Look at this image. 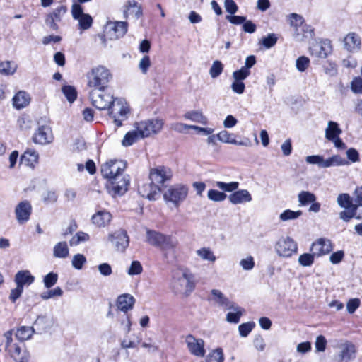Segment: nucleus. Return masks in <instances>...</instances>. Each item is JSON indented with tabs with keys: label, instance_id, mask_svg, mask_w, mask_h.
Listing matches in <instances>:
<instances>
[{
	"label": "nucleus",
	"instance_id": "nucleus-1",
	"mask_svg": "<svg viewBox=\"0 0 362 362\" xmlns=\"http://www.w3.org/2000/svg\"><path fill=\"white\" fill-rule=\"evenodd\" d=\"M127 163L122 160L110 159L100 167L102 176L107 180V189L112 196H121L128 189L129 178L124 174Z\"/></svg>",
	"mask_w": 362,
	"mask_h": 362
},
{
	"label": "nucleus",
	"instance_id": "nucleus-2",
	"mask_svg": "<svg viewBox=\"0 0 362 362\" xmlns=\"http://www.w3.org/2000/svg\"><path fill=\"white\" fill-rule=\"evenodd\" d=\"M170 287L175 293H191L194 288V276L185 268L173 271Z\"/></svg>",
	"mask_w": 362,
	"mask_h": 362
},
{
	"label": "nucleus",
	"instance_id": "nucleus-3",
	"mask_svg": "<svg viewBox=\"0 0 362 362\" xmlns=\"http://www.w3.org/2000/svg\"><path fill=\"white\" fill-rule=\"evenodd\" d=\"M111 78L110 71L105 66L94 67L87 74L88 86L90 90L105 89Z\"/></svg>",
	"mask_w": 362,
	"mask_h": 362
},
{
	"label": "nucleus",
	"instance_id": "nucleus-4",
	"mask_svg": "<svg viewBox=\"0 0 362 362\" xmlns=\"http://www.w3.org/2000/svg\"><path fill=\"white\" fill-rule=\"evenodd\" d=\"M164 121L160 118L148 119L136 122L133 127L140 131L144 138L158 134L162 130Z\"/></svg>",
	"mask_w": 362,
	"mask_h": 362
},
{
	"label": "nucleus",
	"instance_id": "nucleus-5",
	"mask_svg": "<svg viewBox=\"0 0 362 362\" xmlns=\"http://www.w3.org/2000/svg\"><path fill=\"white\" fill-rule=\"evenodd\" d=\"M109 115L114 119L117 127L122 126V120L127 117L129 112V106L123 98H116L113 99L111 105L107 109Z\"/></svg>",
	"mask_w": 362,
	"mask_h": 362
},
{
	"label": "nucleus",
	"instance_id": "nucleus-6",
	"mask_svg": "<svg viewBox=\"0 0 362 362\" xmlns=\"http://www.w3.org/2000/svg\"><path fill=\"white\" fill-rule=\"evenodd\" d=\"M89 98L91 104L100 110H107L115 98L112 95L105 91V89H93L89 91Z\"/></svg>",
	"mask_w": 362,
	"mask_h": 362
},
{
	"label": "nucleus",
	"instance_id": "nucleus-7",
	"mask_svg": "<svg viewBox=\"0 0 362 362\" xmlns=\"http://www.w3.org/2000/svg\"><path fill=\"white\" fill-rule=\"evenodd\" d=\"M337 348L339 351L334 356L335 362H351L355 359L357 350L352 342L342 340L337 345Z\"/></svg>",
	"mask_w": 362,
	"mask_h": 362
},
{
	"label": "nucleus",
	"instance_id": "nucleus-8",
	"mask_svg": "<svg viewBox=\"0 0 362 362\" xmlns=\"http://www.w3.org/2000/svg\"><path fill=\"white\" fill-rule=\"evenodd\" d=\"M275 251L278 255L283 257H290L297 252L296 243L290 237H281L275 244Z\"/></svg>",
	"mask_w": 362,
	"mask_h": 362
},
{
	"label": "nucleus",
	"instance_id": "nucleus-9",
	"mask_svg": "<svg viewBox=\"0 0 362 362\" xmlns=\"http://www.w3.org/2000/svg\"><path fill=\"white\" fill-rule=\"evenodd\" d=\"M107 239L117 252H124L129 244V238L127 233L122 228L109 233Z\"/></svg>",
	"mask_w": 362,
	"mask_h": 362
},
{
	"label": "nucleus",
	"instance_id": "nucleus-10",
	"mask_svg": "<svg viewBox=\"0 0 362 362\" xmlns=\"http://www.w3.org/2000/svg\"><path fill=\"white\" fill-rule=\"evenodd\" d=\"M173 172L170 168L165 166H158L150 170L149 179L157 187L161 189L165 182L170 180Z\"/></svg>",
	"mask_w": 362,
	"mask_h": 362
},
{
	"label": "nucleus",
	"instance_id": "nucleus-11",
	"mask_svg": "<svg viewBox=\"0 0 362 362\" xmlns=\"http://www.w3.org/2000/svg\"><path fill=\"white\" fill-rule=\"evenodd\" d=\"M187 193L188 188L185 185H175L168 189L164 193L163 197L165 200L177 204L185 199Z\"/></svg>",
	"mask_w": 362,
	"mask_h": 362
},
{
	"label": "nucleus",
	"instance_id": "nucleus-12",
	"mask_svg": "<svg viewBox=\"0 0 362 362\" xmlns=\"http://www.w3.org/2000/svg\"><path fill=\"white\" fill-rule=\"evenodd\" d=\"M71 14L75 20L78 22V28L82 31L88 30L93 24L92 17L83 13L82 7L77 4H74L71 6Z\"/></svg>",
	"mask_w": 362,
	"mask_h": 362
},
{
	"label": "nucleus",
	"instance_id": "nucleus-13",
	"mask_svg": "<svg viewBox=\"0 0 362 362\" xmlns=\"http://www.w3.org/2000/svg\"><path fill=\"white\" fill-rule=\"evenodd\" d=\"M127 31V23L124 21L107 23L105 28V37L115 40L122 37Z\"/></svg>",
	"mask_w": 362,
	"mask_h": 362
},
{
	"label": "nucleus",
	"instance_id": "nucleus-14",
	"mask_svg": "<svg viewBox=\"0 0 362 362\" xmlns=\"http://www.w3.org/2000/svg\"><path fill=\"white\" fill-rule=\"evenodd\" d=\"M185 343L189 353L197 357H203L206 351L204 349V341L200 338H196L192 334L185 337Z\"/></svg>",
	"mask_w": 362,
	"mask_h": 362
},
{
	"label": "nucleus",
	"instance_id": "nucleus-15",
	"mask_svg": "<svg viewBox=\"0 0 362 362\" xmlns=\"http://www.w3.org/2000/svg\"><path fill=\"white\" fill-rule=\"evenodd\" d=\"M33 140L35 144L40 145L52 143L54 140L52 129L47 125L39 127L33 135Z\"/></svg>",
	"mask_w": 362,
	"mask_h": 362
},
{
	"label": "nucleus",
	"instance_id": "nucleus-16",
	"mask_svg": "<svg viewBox=\"0 0 362 362\" xmlns=\"http://www.w3.org/2000/svg\"><path fill=\"white\" fill-rule=\"evenodd\" d=\"M32 212L31 204L24 200L19 202L15 208V215L19 224L26 223L29 219Z\"/></svg>",
	"mask_w": 362,
	"mask_h": 362
},
{
	"label": "nucleus",
	"instance_id": "nucleus-17",
	"mask_svg": "<svg viewBox=\"0 0 362 362\" xmlns=\"http://www.w3.org/2000/svg\"><path fill=\"white\" fill-rule=\"evenodd\" d=\"M310 53L316 57L325 58L332 52V46L329 40L314 43L310 47Z\"/></svg>",
	"mask_w": 362,
	"mask_h": 362
},
{
	"label": "nucleus",
	"instance_id": "nucleus-18",
	"mask_svg": "<svg viewBox=\"0 0 362 362\" xmlns=\"http://www.w3.org/2000/svg\"><path fill=\"white\" fill-rule=\"evenodd\" d=\"M15 362H30V354L25 347L16 344L6 351Z\"/></svg>",
	"mask_w": 362,
	"mask_h": 362
},
{
	"label": "nucleus",
	"instance_id": "nucleus-19",
	"mask_svg": "<svg viewBox=\"0 0 362 362\" xmlns=\"http://www.w3.org/2000/svg\"><path fill=\"white\" fill-rule=\"evenodd\" d=\"M138 192L140 195L149 200H156L160 197L161 189L151 181L139 186Z\"/></svg>",
	"mask_w": 362,
	"mask_h": 362
},
{
	"label": "nucleus",
	"instance_id": "nucleus-20",
	"mask_svg": "<svg viewBox=\"0 0 362 362\" xmlns=\"http://www.w3.org/2000/svg\"><path fill=\"white\" fill-rule=\"evenodd\" d=\"M67 9L65 6L61 5L57 7L52 13L47 15L45 23L52 30H57L58 25L57 22L61 21L62 16L66 13Z\"/></svg>",
	"mask_w": 362,
	"mask_h": 362
},
{
	"label": "nucleus",
	"instance_id": "nucleus-21",
	"mask_svg": "<svg viewBox=\"0 0 362 362\" xmlns=\"http://www.w3.org/2000/svg\"><path fill=\"white\" fill-rule=\"evenodd\" d=\"M361 39L354 32L349 33L344 38V47L349 52L355 53L360 50Z\"/></svg>",
	"mask_w": 362,
	"mask_h": 362
},
{
	"label": "nucleus",
	"instance_id": "nucleus-22",
	"mask_svg": "<svg viewBox=\"0 0 362 362\" xmlns=\"http://www.w3.org/2000/svg\"><path fill=\"white\" fill-rule=\"evenodd\" d=\"M332 250L329 240L320 238L312 244L311 251L315 256L320 257L328 254Z\"/></svg>",
	"mask_w": 362,
	"mask_h": 362
},
{
	"label": "nucleus",
	"instance_id": "nucleus-23",
	"mask_svg": "<svg viewBox=\"0 0 362 362\" xmlns=\"http://www.w3.org/2000/svg\"><path fill=\"white\" fill-rule=\"evenodd\" d=\"M208 300L214 305L225 309L232 302L220 290L212 289Z\"/></svg>",
	"mask_w": 362,
	"mask_h": 362
},
{
	"label": "nucleus",
	"instance_id": "nucleus-24",
	"mask_svg": "<svg viewBox=\"0 0 362 362\" xmlns=\"http://www.w3.org/2000/svg\"><path fill=\"white\" fill-rule=\"evenodd\" d=\"M313 35L314 30L309 25L304 23L294 28L293 37L296 41L301 42L306 39H310Z\"/></svg>",
	"mask_w": 362,
	"mask_h": 362
},
{
	"label": "nucleus",
	"instance_id": "nucleus-25",
	"mask_svg": "<svg viewBox=\"0 0 362 362\" xmlns=\"http://www.w3.org/2000/svg\"><path fill=\"white\" fill-rule=\"evenodd\" d=\"M111 214L105 210L98 211L92 216V223L98 227L103 228L110 224L112 220Z\"/></svg>",
	"mask_w": 362,
	"mask_h": 362
},
{
	"label": "nucleus",
	"instance_id": "nucleus-26",
	"mask_svg": "<svg viewBox=\"0 0 362 362\" xmlns=\"http://www.w3.org/2000/svg\"><path fill=\"white\" fill-rule=\"evenodd\" d=\"M225 309L229 310L226 315L227 322L234 324L238 323L244 310L233 302H231Z\"/></svg>",
	"mask_w": 362,
	"mask_h": 362
},
{
	"label": "nucleus",
	"instance_id": "nucleus-27",
	"mask_svg": "<svg viewBox=\"0 0 362 362\" xmlns=\"http://www.w3.org/2000/svg\"><path fill=\"white\" fill-rule=\"evenodd\" d=\"M228 199L233 204H241L250 202L252 199V195L247 189L235 191L229 195Z\"/></svg>",
	"mask_w": 362,
	"mask_h": 362
},
{
	"label": "nucleus",
	"instance_id": "nucleus-28",
	"mask_svg": "<svg viewBox=\"0 0 362 362\" xmlns=\"http://www.w3.org/2000/svg\"><path fill=\"white\" fill-rule=\"evenodd\" d=\"M216 136L217 139H218L221 142L225 144H230L239 146H249L250 144V142L248 139L247 143L245 141H238L235 139L236 136L234 134L230 133L226 130H222L216 134Z\"/></svg>",
	"mask_w": 362,
	"mask_h": 362
},
{
	"label": "nucleus",
	"instance_id": "nucleus-29",
	"mask_svg": "<svg viewBox=\"0 0 362 362\" xmlns=\"http://www.w3.org/2000/svg\"><path fill=\"white\" fill-rule=\"evenodd\" d=\"M135 302L134 298L129 294L124 293L118 296L117 300V308L124 313L132 310Z\"/></svg>",
	"mask_w": 362,
	"mask_h": 362
},
{
	"label": "nucleus",
	"instance_id": "nucleus-30",
	"mask_svg": "<svg viewBox=\"0 0 362 362\" xmlns=\"http://www.w3.org/2000/svg\"><path fill=\"white\" fill-rule=\"evenodd\" d=\"M124 16L127 18L129 15H134L136 19L140 18L142 15L141 6L134 0L128 1L124 6Z\"/></svg>",
	"mask_w": 362,
	"mask_h": 362
},
{
	"label": "nucleus",
	"instance_id": "nucleus-31",
	"mask_svg": "<svg viewBox=\"0 0 362 362\" xmlns=\"http://www.w3.org/2000/svg\"><path fill=\"white\" fill-rule=\"evenodd\" d=\"M54 325V320L51 317L39 316L35 320L34 325L38 333H42L49 331Z\"/></svg>",
	"mask_w": 362,
	"mask_h": 362
},
{
	"label": "nucleus",
	"instance_id": "nucleus-32",
	"mask_svg": "<svg viewBox=\"0 0 362 362\" xmlns=\"http://www.w3.org/2000/svg\"><path fill=\"white\" fill-rule=\"evenodd\" d=\"M39 155L37 151L33 149H28L24 152L21 158V164L34 168L38 163Z\"/></svg>",
	"mask_w": 362,
	"mask_h": 362
},
{
	"label": "nucleus",
	"instance_id": "nucleus-33",
	"mask_svg": "<svg viewBox=\"0 0 362 362\" xmlns=\"http://www.w3.org/2000/svg\"><path fill=\"white\" fill-rule=\"evenodd\" d=\"M34 280L35 277L28 270L19 271L15 276L16 285L21 286L22 288L25 285H30Z\"/></svg>",
	"mask_w": 362,
	"mask_h": 362
},
{
	"label": "nucleus",
	"instance_id": "nucleus-34",
	"mask_svg": "<svg viewBox=\"0 0 362 362\" xmlns=\"http://www.w3.org/2000/svg\"><path fill=\"white\" fill-rule=\"evenodd\" d=\"M339 218L345 222H349L351 218H362V211L357 206H352L351 209H346L339 213Z\"/></svg>",
	"mask_w": 362,
	"mask_h": 362
},
{
	"label": "nucleus",
	"instance_id": "nucleus-35",
	"mask_svg": "<svg viewBox=\"0 0 362 362\" xmlns=\"http://www.w3.org/2000/svg\"><path fill=\"white\" fill-rule=\"evenodd\" d=\"M30 100L29 94L25 91L21 90L13 98V106L17 109H21L26 107Z\"/></svg>",
	"mask_w": 362,
	"mask_h": 362
},
{
	"label": "nucleus",
	"instance_id": "nucleus-36",
	"mask_svg": "<svg viewBox=\"0 0 362 362\" xmlns=\"http://www.w3.org/2000/svg\"><path fill=\"white\" fill-rule=\"evenodd\" d=\"M144 139L140 131L134 128L133 130L128 132L124 136L122 144L124 146H130L139 140Z\"/></svg>",
	"mask_w": 362,
	"mask_h": 362
},
{
	"label": "nucleus",
	"instance_id": "nucleus-37",
	"mask_svg": "<svg viewBox=\"0 0 362 362\" xmlns=\"http://www.w3.org/2000/svg\"><path fill=\"white\" fill-rule=\"evenodd\" d=\"M35 332V329L30 326H21L16 329L15 336L19 341L29 340Z\"/></svg>",
	"mask_w": 362,
	"mask_h": 362
},
{
	"label": "nucleus",
	"instance_id": "nucleus-38",
	"mask_svg": "<svg viewBox=\"0 0 362 362\" xmlns=\"http://www.w3.org/2000/svg\"><path fill=\"white\" fill-rule=\"evenodd\" d=\"M349 162L339 155H333L331 157L325 158L324 168L347 165Z\"/></svg>",
	"mask_w": 362,
	"mask_h": 362
},
{
	"label": "nucleus",
	"instance_id": "nucleus-39",
	"mask_svg": "<svg viewBox=\"0 0 362 362\" xmlns=\"http://www.w3.org/2000/svg\"><path fill=\"white\" fill-rule=\"evenodd\" d=\"M341 133L337 122L329 121L327 124V127L325 129V137L327 139L331 141L336 139Z\"/></svg>",
	"mask_w": 362,
	"mask_h": 362
},
{
	"label": "nucleus",
	"instance_id": "nucleus-40",
	"mask_svg": "<svg viewBox=\"0 0 362 362\" xmlns=\"http://www.w3.org/2000/svg\"><path fill=\"white\" fill-rule=\"evenodd\" d=\"M69 250L66 242L57 243L53 248V255L57 258H66L69 256Z\"/></svg>",
	"mask_w": 362,
	"mask_h": 362
},
{
	"label": "nucleus",
	"instance_id": "nucleus-41",
	"mask_svg": "<svg viewBox=\"0 0 362 362\" xmlns=\"http://www.w3.org/2000/svg\"><path fill=\"white\" fill-rule=\"evenodd\" d=\"M184 117L187 119L201 123L202 124H206L208 122L206 117L203 115L202 111L194 110L187 112L184 115Z\"/></svg>",
	"mask_w": 362,
	"mask_h": 362
},
{
	"label": "nucleus",
	"instance_id": "nucleus-42",
	"mask_svg": "<svg viewBox=\"0 0 362 362\" xmlns=\"http://www.w3.org/2000/svg\"><path fill=\"white\" fill-rule=\"evenodd\" d=\"M338 205L344 209H351L354 206V197L352 198L347 193L339 194L337 198Z\"/></svg>",
	"mask_w": 362,
	"mask_h": 362
},
{
	"label": "nucleus",
	"instance_id": "nucleus-43",
	"mask_svg": "<svg viewBox=\"0 0 362 362\" xmlns=\"http://www.w3.org/2000/svg\"><path fill=\"white\" fill-rule=\"evenodd\" d=\"M146 238L148 243L152 245L160 247L162 242L165 240V235L153 230H148Z\"/></svg>",
	"mask_w": 362,
	"mask_h": 362
},
{
	"label": "nucleus",
	"instance_id": "nucleus-44",
	"mask_svg": "<svg viewBox=\"0 0 362 362\" xmlns=\"http://www.w3.org/2000/svg\"><path fill=\"white\" fill-rule=\"evenodd\" d=\"M196 254L202 260L214 262L216 260V257L214 252L209 247H202L196 251Z\"/></svg>",
	"mask_w": 362,
	"mask_h": 362
},
{
	"label": "nucleus",
	"instance_id": "nucleus-45",
	"mask_svg": "<svg viewBox=\"0 0 362 362\" xmlns=\"http://www.w3.org/2000/svg\"><path fill=\"white\" fill-rule=\"evenodd\" d=\"M302 215V211L300 210L298 211H292L290 209H286L284 211L279 215V219L281 221H288L292 220H296L298 218Z\"/></svg>",
	"mask_w": 362,
	"mask_h": 362
},
{
	"label": "nucleus",
	"instance_id": "nucleus-46",
	"mask_svg": "<svg viewBox=\"0 0 362 362\" xmlns=\"http://www.w3.org/2000/svg\"><path fill=\"white\" fill-rule=\"evenodd\" d=\"M298 199L300 204L303 206L316 201V197L315 194L307 191L300 192L298 195Z\"/></svg>",
	"mask_w": 362,
	"mask_h": 362
},
{
	"label": "nucleus",
	"instance_id": "nucleus-47",
	"mask_svg": "<svg viewBox=\"0 0 362 362\" xmlns=\"http://www.w3.org/2000/svg\"><path fill=\"white\" fill-rule=\"evenodd\" d=\"M176 245L177 241L174 238L165 235V240L163 242H162L160 247L165 252L164 255L165 258H168V251L173 250L175 247Z\"/></svg>",
	"mask_w": 362,
	"mask_h": 362
},
{
	"label": "nucleus",
	"instance_id": "nucleus-48",
	"mask_svg": "<svg viewBox=\"0 0 362 362\" xmlns=\"http://www.w3.org/2000/svg\"><path fill=\"white\" fill-rule=\"evenodd\" d=\"M62 91L70 103H72L76 100L77 92L74 87L71 86H64L62 88Z\"/></svg>",
	"mask_w": 362,
	"mask_h": 362
},
{
	"label": "nucleus",
	"instance_id": "nucleus-49",
	"mask_svg": "<svg viewBox=\"0 0 362 362\" xmlns=\"http://www.w3.org/2000/svg\"><path fill=\"white\" fill-rule=\"evenodd\" d=\"M224 360V356L223 350L221 348L216 349L212 351L206 356V362H223Z\"/></svg>",
	"mask_w": 362,
	"mask_h": 362
},
{
	"label": "nucleus",
	"instance_id": "nucleus-50",
	"mask_svg": "<svg viewBox=\"0 0 362 362\" xmlns=\"http://www.w3.org/2000/svg\"><path fill=\"white\" fill-rule=\"evenodd\" d=\"M16 71V65L11 62L0 63V73L4 75H13Z\"/></svg>",
	"mask_w": 362,
	"mask_h": 362
},
{
	"label": "nucleus",
	"instance_id": "nucleus-51",
	"mask_svg": "<svg viewBox=\"0 0 362 362\" xmlns=\"http://www.w3.org/2000/svg\"><path fill=\"white\" fill-rule=\"evenodd\" d=\"M310 59L305 56H300L296 60V68L300 72L305 71L310 66Z\"/></svg>",
	"mask_w": 362,
	"mask_h": 362
},
{
	"label": "nucleus",
	"instance_id": "nucleus-52",
	"mask_svg": "<svg viewBox=\"0 0 362 362\" xmlns=\"http://www.w3.org/2000/svg\"><path fill=\"white\" fill-rule=\"evenodd\" d=\"M223 70V64L221 61L216 60L213 62L210 69L209 74L212 78L219 76Z\"/></svg>",
	"mask_w": 362,
	"mask_h": 362
},
{
	"label": "nucleus",
	"instance_id": "nucleus-53",
	"mask_svg": "<svg viewBox=\"0 0 362 362\" xmlns=\"http://www.w3.org/2000/svg\"><path fill=\"white\" fill-rule=\"evenodd\" d=\"M89 240L88 234L80 231L78 232L75 235H74L71 239L69 240V244L71 246H76L79 245L81 243L86 242Z\"/></svg>",
	"mask_w": 362,
	"mask_h": 362
},
{
	"label": "nucleus",
	"instance_id": "nucleus-54",
	"mask_svg": "<svg viewBox=\"0 0 362 362\" xmlns=\"http://www.w3.org/2000/svg\"><path fill=\"white\" fill-rule=\"evenodd\" d=\"M216 186L225 192H231L234 191L235 192L239 187V183L238 182H231L229 183L216 182Z\"/></svg>",
	"mask_w": 362,
	"mask_h": 362
},
{
	"label": "nucleus",
	"instance_id": "nucleus-55",
	"mask_svg": "<svg viewBox=\"0 0 362 362\" xmlns=\"http://www.w3.org/2000/svg\"><path fill=\"white\" fill-rule=\"evenodd\" d=\"M255 327L254 322H247L243 323L238 326L239 334L242 337H246L252 332Z\"/></svg>",
	"mask_w": 362,
	"mask_h": 362
},
{
	"label": "nucleus",
	"instance_id": "nucleus-56",
	"mask_svg": "<svg viewBox=\"0 0 362 362\" xmlns=\"http://www.w3.org/2000/svg\"><path fill=\"white\" fill-rule=\"evenodd\" d=\"M306 163L311 165H317L320 168H324L325 158L320 155L308 156L305 158Z\"/></svg>",
	"mask_w": 362,
	"mask_h": 362
},
{
	"label": "nucleus",
	"instance_id": "nucleus-57",
	"mask_svg": "<svg viewBox=\"0 0 362 362\" xmlns=\"http://www.w3.org/2000/svg\"><path fill=\"white\" fill-rule=\"evenodd\" d=\"M208 198L214 202H223L226 199V194L224 192L216 189H210L207 194Z\"/></svg>",
	"mask_w": 362,
	"mask_h": 362
},
{
	"label": "nucleus",
	"instance_id": "nucleus-58",
	"mask_svg": "<svg viewBox=\"0 0 362 362\" xmlns=\"http://www.w3.org/2000/svg\"><path fill=\"white\" fill-rule=\"evenodd\" d=\"M314 254L304 253L298 257V263L303 267H310L314 262Z\"/></svg>",
	"mask_w": 362,
	"mask_h": 362
},
{
	"label": "nucleus",
	"instance_id": "nucleus-59",
	"mask_svg": "<svg viewBox=\"0 0 362 362\" xmlns=\"http://www.w3.org/2000/svg\"><path fill=\"white\" fill-rule=\"evenodd\" d=\"M86 262V258L83 255L76 254L73 257L71 264L76 269L80 270Z\"/></svg>",
	"mask_w": 362,
	"mask_h": 362
},
{
	"label": "nucleus",
	"instance_id": "nucleus-60",
	"mask_svg": "<svg viewBox=\"0 0 362 362\" xmlns=\"http://www.w3.org/2000/svg\"><path fill=\"white\" fill-rule=\"evenodd\" d=\"M58 280V275L54 272H50L45 276L43 279L44 285L47 288L53 286Z\"/></svg>",
	"mask_w": 362,
	"mask_h": 362
},
{
	"label": "nucleus",
	"instance_id": "nucleus-61",
	"mask_svg": "<svg viewBox=\"0 0 362 362\" xmlns=\"http://www.w3.org/2000/svg\"><path fill=\"white\" fill-rule=\"evenodd\" d=\"M250 74V71L245 70L241 67L240 69L233 71L232 77L235 81H243L246 79Z\"/></svg>",
	"mask_w": 362,
	"mask_h": 362
},
{
	"label": "nucleus",
	"instance_id": "nucleus-62",
	"mask_svg": "<svg viewBox=\"0 0 362 362\" xmlns=\"http://www.w3.org/2000/svg\"><path fill=\"white\" fill-rule=\"evenodd\" d=\"M353 196L354 206L362 211V186L356 187Z\"/></svg>",
	"mask_w": 362,
	"mask_h": 362
},
{
	"label": "nucleus",
	"instance_id": "nucleus-63",
	"mask_svg": "<svg viewBox=\"0 0 362 362\" xmlns=\"http://www.w3.org/2000/svg\"><path fill=\"white\" fill-rule=\"evenodd\" d=\"M143 271V267L139 261H133L127 270L129 276L140 274Z\"/></svg>",
	"mask_w": 362,
	"mask_h": 362
},
{
	"label": "nucleus",
	"instance_id": "nucleus-64",
	"mask_svg": "<svg viewBox=\"0 0 362 362\" xmlns=\"http://www.w3.org/2000/svg\"><path fill=\"white\" fill-rule=\"evenodd\" d=\"M151 66V62L148 56L145 55L140 59L139 63V69L142 74H146Z\"/></svg>",
	"mask_w": 362,
	"mask_h": 362
}]
</instances>
